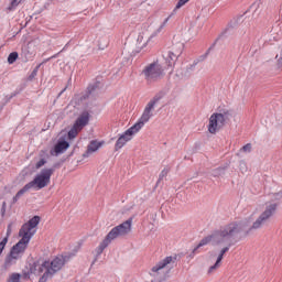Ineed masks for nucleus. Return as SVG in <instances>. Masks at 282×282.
I'll return each mask as SVG.
<instances>
[{
	"instance_id": "nucleus-18",
	"label": "nucleus",
	"mask_w": 282,
	"mask_h": 282,
	"mask_svg": "<svg viewBox=\"0 0 282 282\" xmlns=\"http://www.w3.org/2000/svg\"><path fill=\"white\" fill-rule=\"evenodd\" d=\"M175 14H177L175 12V10H173L170 15L161 23V25L155 30L154 34H152V36H158V34H160V32H162L165 28L166 24L169 23V21H171L172 17H175Z\"/></svg>"
},
{
	"instance_id": "nucleus-17",
	"label": "nucleus",
	"mask_w": 282,
	"mask_h": 282,
	"mask_svg": "<svg viewBox=\"0 0 282 282\" xmlns=\"http://www.w3.org/2000/svg\"><path fill=\"white\" fill-rule=\"evenodd\" d=\"M101 147H102L101 142H98L96 140L90 141L87 147V151L83 154V158H89L91 153H96V151H98V149H100Z\"/></svg>"
},
{
	"instance_id": "nucleus-1",
	"label": "nucleus",
	"mask_w": 282,
	"mask_h": 282,
	"mask_svg": "<svg viewBox=\"0 0 282 282\" xmlns=\"http://www.w3.org/2000/svg\"><path fill=\"white\" fill-rule=\"evenodd\" d=\"M39 224H41V217L33 216L28 223L22 225L19 230V237L22 238L11 248L10 254L4 262L6 268H10L12 261H17V259L23 257L32 237L36 235V226H39Z\"/></svg>"
},
{
	"instance_id": "nucleus-12",
	"label": "nucleus",
	"mask_w": 282,
	"mask_h": 282,
	"mask_svg": "<svg viewBox=\"0 0 282 282\" xmlns=\"http://www.w3.org/2000/svg\"><path fill=\"white\" fill-rule=\"evenodd\" d=\"M171 263H175V258L172 256L165 257L163 260L159 261L154 267L151 269V276H155V274H160V271L171 265Z\"/></svg>"
},
{
	"instance_id": "nucleus-30",
	"label": "nucleus",
	"mask_w": 282,
	"mask_h": 282,
	"mask_svg": "<svg viewBox=\"0 0 282 282\" xmlns=\"http://www.w3.org/2000/svg\"><path fill=\"white\" fill-rule=\"evenodd\" d=\"M191 0H178L175 8L173 10H175V12L177 13V11L180 10V8H183V6H186V3H188Z\"/></svg>"
},
{
	"instance_id": "nucleus-16",
	"label": "nucleus",
	"mask_w": 282,
	"mask_h": 282,
	"mask_svg": "<svg viewBox=\"0 0 282 282\" xmlns=\"http://www.w3.org/2000/svg\"><path fill=\"white\" fill-rule=\"evenodd\" d=\"M89 124V112H83L75 121L74 126L83 130L84 127Z\"/></svg>"
},
{
	"instance_id": "nucleus-13",
	"label": "nucleus",
	"mask_w": 282,
	"mask_h": 282,
	"mask_svg": "<svg viewBox=\"0 0 282 282\" xmlns=\"http://www.w3.org/2000/svg\"><path fill=\"white\" fill-rule=\"evenodd\" d=\"M69 149V142L65 140H59L57 143L54 145V148L50 151V154L58 158V155H63L65 151Z\"/></svg>"
},
{
	"instance_id": "nucleus-4",
	"label": "nucleus",
	"mask_w": 282,
	"mask_h": 282,
	"mask_svg": "<svg viewBox=\"0 0 282 282\" xmlns=\"http://www.w3.org/2000/svg\"><path fill=\"white\" fill-rule=\"evenodd\" d=\"M141 76H143L148 85H152V83H158V80L164 78V67L158 61L152 62L144 66Z\"/></svg>"
},
{
	"instance_id": "nucleus-32",
	"label": "nucleus",
	"mask_w": 282,
	"mask_h": 282,
	"mask_svg": "<svg viewBox=\"0 0 282 282\" xmlns=\"http://www.w3.org/2000/svg\"><path fill=\"white\" fill-rule=\"evenodd\" d=\"M6 246H8V238H3L0 241V257L3 254V250H6Z\"/></svg>"
},
{
	"instance_id": "nucleus-33",
	"label": "nucleus",
	"mask_w": 282,
	"mask_h": 282,
	"mask_svg": "<svg viewBox=\"0 0 282 282\" xmlns=\"http://www.w3.org/2000/svg\"><path fill=\"white\" fill-rule=\"evenodd\" d=\"M231 28H235V25H232V23H229L228 28L225 29V31L220 34L219 39H224V36H227Z\"/></svg>"
},
{
	"instance_id": "nucleus-22",
	"label": "nucleus",
	"mask_w": 282,
	"mask_h": 282,
	"mask_svg": "<svg viewBox=\"0 0 282 282\" xmlns=\"http://www.w3.org/2000/svg\"><path fill=\"white\" fill-rule=\"evenodd\" d=\"M23 0H11V2L9 3V6L7 7V12H14V10H17V8H19V4L22 2Z\"/></svg>"
},
{
	"instance_id": "nucleus-39",
	"label": "nucleus",
	"mask_w": 282,
	"mask_h": 282,
	"mask_svg": "<svg viewBox=\"0 0 282 282\" xmlns=\"http://www.w3.org/2000/svg\"><path fill=\"white\" fill-rule=\"evenodd\" d=\"M275 58H278V65H280V67L282 66V52L280 53V55H276Z\"/></svg>"
},
{
	"instance_id": "nucleus-31",
	"label": "nucleus",
	"mask_w": 282,
	"mask_h": 282,
	"mask_svg": "<svg viewBox=\"0 0 282 282\" xmlns=\"http://www.w3.org/2000/svg\"><path fill=\"white\" fill-rule=\"evenodd\" d=\"M21 281V273H13L10 275L8 282H20Z\"/></svg>"
},
{
	"instance_id": "nucleus-15",
	"label": "nucleus",
	"mask_w": 282,
	"mask_h": 282,
	"mask_svg": "<svg viewBox=\"0 0 282 282\" xmlns=\"http://www.w3.org/2000/svg\"><path fill=\"white\" fill-rule=\"evenodd\" d=\"M178 56H180L178 54H175V53H173L171 51H169L167 53H165L163 55L165 64L167 65V69L169 68H173L175 66V63H177V57Z\"/></svg>"
},
{
	"instance_id": "nucleus-3",
	"label": "nucleus",
	"mask_w": 282,
	"mask_h": 282,
	"mask_svg": "<svg viewBox=\"0 0 282 282\" xmlns=\"http://www.w3.org/2000/svg\"><path fill=\"white\" fill-rule=\"evenodd\" d=\"M231 228H220L216 231H214L212 235L206 236L203 238L199 243L193 249L189 257H195L198 248H204V246H208V243H212V246H219V243H224V241L228 240V237L232 235Z\"/></svg>"
},
{
	"instance_id": "nucleus-42",
	"label": "nucleus",
	"mask_w": 282,
	"mask_h": 282,
	"mask_svg": "<svg viewBox=\"0 0 282 282\" xmlns=\"http://www.w3.org/2000/svg\"><path fill=\"white\" fill-rule=\"evenodd\" d=\"M257 8H259V3L257 2L251 6V10H256Z\"/></svg>"
},
{
	"instance_id": "nucleus-44",
	"label": "nucleus",
	"mask_w": 282,
	"mask_h": 282,
	"mask_svg": "<svg viewBox=\"0 0 282 282\" xmlns=\"http://www.w3.org/2000/svg\"><path fill=\"white\" fill-rule=\"evenodd\" d=\"M67 88H64L61 93H59V96H63V94H65Z\"/></svg>"
},
{
	"instance_id": "nucleus-8",
	"label": "nucleus",
	"mask_w": 282,
	"mask_h": 282,
	"mask_svg": "<svg viewBox=\"0 0 282 282\" xmlns=\"http://www.w3.org/2000/svg\"><path fill=\"white\" fill-rule=\"evenodd\" d=\"M228 121V112H214L209 118L208 131L213 135L226 127V122Z\"/></svg>"
},
{
	"instance_id": "nucleus-24",
	"label": "nucleus",
	"mask_w": 282,
	"mask_h": 282,
	"mask_svg": "<svg viewBox=\"0 0 282 282\" xmlns=\"http://www.w3.org/2000/svg\"><path fill=\"white\" fill-rule=\"evenodd\" d=\"M212 175L214 177H221L226 175V166L213 170Z\"/></svg>"
},
{
	"instance_id": "nucleus-9",
	"label": "nucleus",
	"mask_w": 282,
	"mask_h": 282,
	"mask_svg": "<svg viewBox=\"0 0 282 282\" xmlns=\"http://www.w3.org/2000/svg\"><path fill=\"white\" fill-rule=\"evenodd\" d=\"M276 213V203L270 204L265 207L264 212L258 217V219L252 224L250 230H259L270 221V217Z\"/></svg>"
},
{
	"instance_id": "nucleus-43",
	"label": "nucleus",
	"mask_w": 282,
	"mask_h": 282,
	"mask_svg": "<svg viewBox=\"0 0 282 282\" xmlns=\"http://www.w3.org/2000/svg\"><path fill=\"white\" fill-rule=\"evenodd\" d=\"M281 197H282V192L275 194V199H281Z\"/></svg>"
},
{
	"instance_id": "nucleus-26",
	"label": "nucleus",
	"mask_w": 282,
	"mask_h": 282,
	"mask_svg": "<svg viewBox=\"0 0 282 282\" xmlns=\"http://www.w3.org/2000/svg\"><path fill=\"white\" fill-rule=\"evenodd\" d=\"M17 58H19V53L12 52L8 56V63L9 65H12L13 63H17Z\"/></svg>"
},
{
	"instance_id": "nucleus-10",
	"label": "nucleus",
	"mask_w": 282,
	"mask_h": 282,
	"mask_svg": "<svg viewBox=\"0 0 282 282\" xmlns=\"http://www.w3.org/2000/svg\"><path fill=\"white\" fill-rule=\"evenodd\" d=\"M132 224L133 218H129L122 224L113 227L107 235L108 239L113 241V239H118V237H124V235H129V232H131Z\"/></svg>"
},
{
	"instance_id": "nucleus-6",
	"label": "nucleus",
	"mask_w": 282,
	"mask_h": 282,
	"mask_svg": "<svg viewBox=\"0 0 282 282\" xmlns=\"http://www.w3.org/2000/svg\"><path fill=\"white\" fill-rule=\"evenodd\" d=\"M164 96H166V93L164 91H159L153 99H151L144 110L143 113L141 115V117L139 118L138 122H135L134 124H138L139 128L142 129V127H144V124H147V122H149V120H151V118L153 117V113L151 111H153V109H155V106L158 105V102H160V100H162V98H164Z\"/></svg>"
},
{
	"instance_id": "nucleus-25",
	"label": "nucleus",
	"mask_w": 282,
	"mask_h": 282,
	"mask_svg": "<svg viewBox=\"0 0 282 282\" xmlns=\"http://www.w3.org/2000/svg\"><path fill=\"white\" fill-rule=\"evenodd\" d=\"M41 65H43V63L39 64L33 70L32 73L29 75L28 80L32 82L34 78H36L37 74H39V69H41Z\"/></svg>"
},
{
	"instance_id": "nucleus-14",
	"label": "nucleus",
	"mask_w": 282,
	"mask_h": 282,
	"mask_svg": "<svg viewBox=\"0 0 282 282\" xmlns=\"http://www.w3.org/2000/svg\"><path fill=\"white\" fill-rule=\"evenodd\" d=\"M111 239H109L108 236H106V238L100 242V245L95 249L96 252V257L93 261V265L94 263H96V261H98V258L100 257V254H102V252H105V249L109 247V243H111Z\"/></svg>"
},
{
	"instance_id": "nucleus-40",
	"label": "nucleus",
	"mask_w": 282,
	"mask_h": 282,
	"mask_svg": "<svg viewBox=\"0 0 282 282\" xmlns=\"http://www.w3.org/2000/svg\"><path fill=\"white\" fill-rule=\"evenodd\" d=\"M8 97H10V99L12 100V98H15V96H19V91L15 90L13 93H11L10 95H7Z\"/></svg>"
},
{
	"instance_id": "nucleus-41",
	"label": "nucleus",
	"mask_w": 282,
	"mask_h": 282,
	"mask_svg": "<svg viewBox=\"0 0 282 282\" xmlns=\"http://www.w3.org/2000/svg\"><path fill=\"white\" fill-rule=\"evenodd\" d=\"M1 214L6 215V202L2 203Z\"/></svg>"
},
{
	"instance_id": "nucleus-37",
	"label": "nucleus",
	"mask_w": 282,
	"mask_h": 282,
	"mask_svg": "<svg viewBox=\"0 0 282 282\" xmlns=\"http://www.w3.org/2000/svg\"><path fill=\"white\" fill-rule=\"evenodd\" d=\"M46 163H47V161H45V159H41V160L35 164V169H41V166H45Z\"/></svg>"
},
{
	"instance_id": "nucleus-23",
	"label": "nucleus",
	"mask_w": 282,
	"mask_h": 282,
	"mask_svg": "<svg viewBox=\"0 0 282 282\" xmlns=\"http://www.w3.org/2000/svg\"><path fill=\"white\" fill-rule=\"evenodd\" d=\"M78 131H82L80 128H78L74 123L73 127L70 128V130L68 131V140H74V138H76V135H78Z\"/></svg>"
},
{
	"instance_id": "nucleus-38",
	"label": "nucleus",
	"mask_w": 282,
	"mask_h": 282,
	"mask_svg": "<svg viewBox=\"0 0 282 282\" xmlns=\"http://www.w3.org/2000/svg\"><path fill=\"white\" fill-rule=\"evenodd\" d=\"M240 171L243 173L245 171H248V166H246V162L241 161L240 164Z\"/></svg>"
},
{
	"instance_id": "nucleus-34",
	"label": "nucleus",
	"mask_w": 282,
	"mask_h": 282,
	"mask_svg": "<svg viewBox=\"0 0 282 282\" xmlns=\"http://www.w3.org/2000/svg\"><path fill=\"white\" fill-rule=\"evenodd\" d=\"M241 151H243L245 153H250V151H252V144L247 143L246 145L242 147Z\"/></svg>"
},
{
	"instance_id": "nucleus-2",
	"label": "nucleus",
	"mask_w": 282,
	"mask_h": 282,
	"mask_svg": "<svg viewBox=\"0 0 282 282\" xmlns=\"http://www.w3.org/2000/svg\"><path fill=\"white\" fill-rule=\"evenodd\" d=\"M72 257H74L72 253L58 254L52 261L45 260L41 264L34 263L32 270L34 274H42L46 279H53L54 274L61 272Z\"/></svg>"
},
{
	"instance_id": "nucleus-29",
	"label": "nucleus",
	"mask_w": 282,
	"mask_h": 282,
	"mask_svg": "<svg viewBox=\"0 0 282 282\" xmlns=\"http://www.w3.org/2000/svg\"><path fill=\"white\" fill-rule=\"evenodd\" d=\"M166 175H169V169L167 167H164L160 175H159V180L156 182V185L160 184V182H162V180H164V177H166Z\"/></svg>"
},
{
	"instance_id": "nucleus-35",
	"label": "nucleus",
	"mask_w": 282,
	"mask_h": 282,
	"mask_svg": "<svg viewBox=\"0 0 282 282\" xmlns=\"http://www.w3.org/2000/svg\"><path fill=\"white\" fill-rule=\"evenodd\" d=\"M10 235H12V224H9L7 227V236L4 237V239H10Z\"/></svg>"
},
{
	"instance_id": "nucleus-7",
	"label": "nucleus",
	"mask_w": 282,
	"mask_h": 282,
	"mask_svg": "<svg viewBox=\"0 0 282 282\" xmlns=\"http://www.w3.org/2000/svg\"><path fill=\"white\" fill-rule=\"evenodd\" d=\"M54 174V169H44L39 174L35 175L33 181L29 182V186L33 191H41L50 184V180H52V175Z\"/></svg>"
},
{
	"instance_id": "nucleus-28",
	"label": "nucleus",
	"mask_w": 282,
	"mask_h": 282,
	"mask_svg": "<svg viewBox=\"0 0 282 282\" xmlns=\"http://www.w3.org/2000/svg\"><path fill=\"white\" fill-rule=\"evenodd\" d=\"M215 45H217V41L214 42V43L210 45V47L206 51V53L203 54V55L199 57V61H205V58L208 57V54H210V51H212V50H215Z\"/></svg>"
},
{
	"instance_id": "nucleus-27",
	"label": "nucleus",
	"mask_w": 282,
	"mask_h": 282,
	"mask_svg": "<svg viewBox=\"0 0 282 282\" xmlns=\"http://www.w3.org/2000/svg\"><path fill=\"white\" fill-rule=\"evenodd\" d=\"M195 65H197V63H194L193 65H189L186 68V72L184 73V78H188L191 76V74H193V72H195Z\"/></svg>"
},
{
	"instance_id": "nucleus-5",
	"label": "nucleus",
	"mask_w": 282,
	"mask_h": 282,
	"mask_svg": "<svg viewBox=\"0 0 282 282\" xmlns=\"http://www.w3.org/2000/svg\"><path fill=\"white\" fill-rule=\"evenodd\" d=\"M248 226H250V220L230 223L225 227H223V228H230L231 230H234L232 234L227 238V240H225L224 242H219V246H226L225 248H223L225 252H228V250H230V247L235 245V242H232V239H235L237 235H240V232H243V230H246Z\"/></svg>"
},
{
	"instance_id": "nucleus-11",
	"label": "nucleus",
	"mask_w": 282,
	"mask_h": 282,
	"mask_svg": "<svg viewBox=\"0 0 282 282\" xmlns=\"http://www.w3.org/2000/svg\"><path fill=\"white\" fill-rule=\"evenodd\" d=\"M140 129L142 128H139V126L134 123L132 127L126 130L122 134H120V137L116 141L115 151H120V149H122V147H124L127 142H131V140H133V135H135V133H138Z\"/></svg>"
},
{
	"instance_id": "nucleus-21",
	"label": "nucleus",
	"mask_w": 282,
	"mask_h": 282,
	"mask_svg": "<svg viewBox=\"0 0 282 282\" xmlns=\"http://www.w3.org/2000/svg\"><path fill=\"white\" fill-rule=\"evenodd\" d=\"M225 253L226 252L224 251V249H221L217 257L216 262L214 263V265L209 267V269H208L209 274H210V272H213V271L217 270V268H219V263H221Z\"/></svg>"
},
{
	"instance_id": "nucleus-20",
	"label": "nucleus",
	"mask_w": 282,
	"mask_h": 282,
	"mask_svg": "<svg viewBox=\"0 0 282 282\" xmlns=\"http://www.w3.org/2000/svg\"><path fill=\"white\" fill-rule=\"evenodd\" d=\"M100 87V82H96L94 84H90L88 87H87V90H86V96L84 98H89V96H93V94H96V91H98Z\"/></svg>"
},
{
	"instance_id": "nucleus-19",
	"label": "nucleus",
	"mask_w": 282,
	"mask_h": 282,
	"mask_svg": "<svg viewBox=\"0 0 282 282\" xmlns=\"http://www.w3.org/2000/svg\"><path fill=\"white\" fill-rule=\"evenodd\" d=\"M28 191H32V187H30L29 183H26L13 197V204H17L19 202V199H21V197H23V195H25V193H28Z\"/></svg>"
},
{
	"instance_id": "nucleus-36",
	"label": "nucleus",
	"mask_w": 282,
	"mask_h": 282,
	"mask_svg": "<svg viewBox=\"0 0 282 282\" xmlns=\"http://www.w3.org/2000/svg\"><path fill=\"white\" fill-rule=\"evenodd\" d=\"M10 100H12V99L8 95H4L3 99L1 100L2 107H6V105H8V102H10Z\"/></svg>"
}]
</instances>
